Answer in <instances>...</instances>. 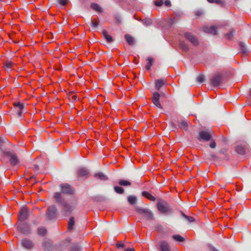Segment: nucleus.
<instances>
[{
	"mask_svg": "<svg viewBox=\"0 0 251 251\" xmlns=\"http://www.w3.org/2000/svg\"><path fill=\"white\" fill-rule=\"evenodd\" d=\"M210 3H214V0H207Z\"/></svg>",
	"mask_w": 251,
	"mask_h": 251,
	"instance_id": "nucleus-52",
	"label": "nucleus"
},
{
	"mask_svg": "<svg viewBox=\"0 0 251 251\" xmlns=\"http://www.w3.org/2000/svg\"><path fill=\"white\" fill-rule=\"evenodd\" d=\"M77 175L80 177H87L89 175V172L85 168H81L78 170Z\"/></svg>",
	"mask_w": 251,
	"mask_h": 251,
	"instance_id": "nucleus-15",
	"label": "nucleus"
},
{
	"mask_svg": "<svg viewBox=\"0 0 251 251\" xmlns=\"http://www.w3.org/2000/svg\"><path fill=\"white\" fill-rule=\"evenodd\" d=\"M91 7L96 11L101 13L102 11L101 7L97 3H92L91 4Z\"/></svg>",
	"mask_w": 251,
	"mask_h": 251,
	"instance_id": "nucleus-22",
	"label": "nucleus"
},
{
	"mask_svg": "<svg viewBox=\"0 0 251 251\" xmlns=\"http://www.w3.org/2000/svg\"><path fill=\"white\" fill-rule=\"evenodd\" d=\"M223 75L220 73L215 75L210 79L211 85L213 86H218L222 82Z\"/></svg>",
	"mask_w": 251,
	"mask_h": 251,
	"instance_id": "nucleus-5",
	"label": "nucleus"
},
{
	"mask_svg": "<svg viewBox=\"0 0 251 251\" xmlns=\"http://www.w3.org/2000/svg\"><path fill=\"white\" fill-rule=\"evenodd\" d=\"M157 207L158 211L162 214H169L172 212V209L168 203L165 201H158L157 203Z\"/></svg>",
	"mask_w": 251,
	"mask_h": 251,
	"instance_id": "nucleus-2",
	"label": "nucleus"
},
{
	"mask_svg": "<svg viewBox=\"0 0 251 251\" xmlns=\"http://www.w3.org/2000/svg\"><path fill=\"white\" fill-rule=\"evenodd\" d=\"M209 146L211 148H215L216 147V143L214 141H211L210 144H209Z\"/></svg>",
	"mask_w": 251,
	"mask_h": 251,
	"instance_id": "nucleus-47",
	"label": "nucleus"
},
{
	"mask_svg": "<svg viewBox=\"0 0 251 251\" xmlns=\"http://www.w3.org/2000/svg\"><path fill=\"white\" fill-rule=\"evenodd\" d=\"M143 23L146 25H150L151 24V20L150 19H145L143 20Z\"/></svg>",
	"mask_w": 251,
	"mask_h": 251,
	"instance_id": "nucleus-41",
	"label": "nucleus"
},
{
	"mask_svg": "<svg viewBox=\"0 0 251 251\" xmlns=\"http://www.w3.org/2000/svg\"><path fill=\"white\" fill-rule=\"evenodd\" d=\"M236 152L240 154H244L245 153L246 148L245 146L238 145L235 148Z\"/></svg>",
	"mask_w": 251,
	"mask_h": 251,
	"instance_id": "nucleus-20",
	"label": "nucleus"
},
{
	"mask_svg": "<svg viewBox=\"0 0 251 251\" xmlns=\"http://www.w3.org/2000/svg\"><path fill=\"white\" fill-rule=\"evenodd\" d=\"M127 200L129 203L133 204L136 201V197L134 196L130 195L128 196Z\"/></svg>",
	"mask_w": 251,
	"mask_h": 251,
	"instance_id": "nucleus-33",
	"label": "nucleus"
},
{
	"mask_svg": "<svg viewBox=\"0 0 251 251\" xmlns=\"http://www.w3.org/2000/svg\"><path fill=\"white\" fill-rule=\"evenodd\" d=\"M56 209L54 206L48 207L46 214L49 219H51L55 217Z\"/></svg>",
	"mask_w": 251,
	"mask_h": 251,
	"instance_id": "nucleus-10",
	"label": "nucleus"
},
{
	"mask_svg": "<svg viewBox=\"0 0 251 251\" xmlns=\"http://www.w3.org/2000/svg\"><path fill=\"white\" fill-rule=\"evenodd\" d=\"M118 184L120 185L126 186H130L131 183L130 181L124 180V179H120L118 181Z\"/></svg>",
	"mask_w": 251,
	"mask_h": 251,
	"instance_id": "nucleus-27",
	"label": "nucleus"
},
{
	"mask_svg": "<svg viewBox=\"0 0 251 251\" xmlns=\"http://www.w3.org/2000/svg\"><path fill=\"white\" fill-rule=\"evenodd\" d=\"M125 244L124 243H122V242H118L116 244V247L118 249H119V248H124L125 247Z\"/></svg>",
	"mask_w": 251,
	"mask_h": 251,
	"instance_id": "nucleus-44",
	"label": "nucleus"
},
{
	"mask_svg": "<svg viewBox=\"0 0 251 251\" xmlns=\"http://www.w3.org/2000/svg\"><path fill=\"white\" fill-rule=\"evenodd\" d=\"M212 135V132H209L206 130H202L199 132L197 138V139L200 141L207 142L211 140Z\"/></svg>",
	"mask_w": 251,
	"mask_h": 251,
	"instance_id": "nucleus-3",
	"label": "nucleus"
},
{
	"mask_svg": "<svg viewBox=\"0 0 251 251\" xmlns=\"http://www.w3.org/2000/svg\"><path fill=\"white\" fill-rule=\"evenodd\" d=\"M58 2L60 5L65 6L67 4V0H58Z\"/></svg>",
	"mask_w": 251,
	"mask_h": 251,
	"instance_id": "nucleus-46",
	"label": "nucleus"
},
{
	"mask_svg": "<svg viewBox=\"0 0 251 251\" xmlns=\"http://www.w3.org/2000/svg\"><path fill=\"white\" fill-rule=\"evenodd\" d=\"M1 155L3 157H8L9 158V162L11 165L15 166L19 163V159L17 155L11 151H2Z\"/></svg>",
	"mask_w": 251,
	"mask_h": 251,
	"instance_id": "nucleus-1",
	"label": "nucleus"
},
{
	"mask_svg": "<svg viewBox=\"0 0 251 251\" xmlns=\"http://www.w3.org/2000/svg\"><path fill=\"white\" fill-rule=\"evenodd\" d=\"M166 83V81L164 79H159L155 81V87L157 90H159L160 88Z\"/></svg>",
	"mask_w": 251,
	"mask_h": 251,
	"instance_id": "nucleus-16",
	"label": "nucleus"
},
{
	"mask_svg": "<svg viewBox=\"0 0 251 251\" xmlns=\"http://www.w3.org/2000/svg\"><path fill=\"white\" fill-rule=\"evenodd\" d=\"M172 238L176 241L182 242L184 241V238L179 234H175L172 236Z\"/></svg>",
	"mask_w": 251,
	"mask_h": 251,
	"instance_id": "nucleus-26",
	"label": "nucleus"
},
{
	"mask_svg": "<svg viewBox=\"0 0 251 251\" xmlns=\"http://www.w3.org/2000/svg\"><path fill=\"white\" fill-rule=\"evenodd\" d=\"M214 2L216 4H220L222 6L224 5V2L222 0H214Z\"/></svg>",
	"mask_w": 251,
	"mask_h": 251,
	"instance_id": "nucleus-45",
	"label": "nucleus"
},
{
	"mask_svg": "<svg viewBox=\"0 0 251 251\" xmlns=\"http://www.w3.org/2000/svg\"><path fill=\"white\" fill-rule=\"evenodd\" d=\"M61 192L65 194H73L74 190L72 187L67 183L61 184L60 185Z\"/></svg>",
	"mask_w": 251,
	"mask_h": 251,
	"instance_id": "nucleus-7",
	"label": "nucleus"
},
{
	"mask_svg": "<svg viewBox=\"0 0 251 251\" xmlns=\"http://www.w3.org/2000/svg\"><path fill=\"white\" fill-rule=\"evenodd\" d=\"M160 251H170V247L165 241H161L159 243Z\"/></svg>",
	"mask_w": 251,
	"mask_h": 251,
	"instance_id": "nucleus-13",
	"label": "nucleus"
},
{
	"mask_svg": "<svg viewBox=\"0 0 251 251\" xmlns=\"http://www.w3.org/2000/svg\"><path fill=\"white\" fill-rule=\"evenodd\" d=\"M63 206V211L64 214L66 215L68 213H70L72 211V207L68 203L64 202Z\"/></svg>",
	"mask_w": 251,
	"mask_h": 251,
	"instance_id": "nucleus-18",
	"label": "nucleus"
},
{
	"mask_svg": "<svg viewBox=\"0 0 251 251\" xmlns=\"http://www.w3.org/2000/svg\"><path fill=\"white\" fill-rule=\"evenodd\" d=\"M102 34L108 43H111L113 41L112 37L111 35H109L105 30L102 31Z\"/></svg>",
	"mask_w": 251,
	"mask_h": 251,
	"instance_id": "nucleus-24",
	"label": "nucleus"
},
{
	"mask_svg": "<svg viewBox=\"0 0 251 251\" xmlns=\"http://www.w3.org/2000/svg\"><path fill=\"white\" fill-rule=\"evenodd\" d=\"M38 234L41 236H44L47 233V230L44 227H40L38 229Z\"/></svg>",
	"mask_w": 251,
	"mask_h": 251,
	"instance_id": "nucleus-34",
	"label": "nucleus"
},
{
	"mask_svg": "<svg viewBox=\"0 0 251 251\" xmlns=\"http://www.w3.org/2000/svg\"><path fill=\"white\" fill-rule=\"evenodd\" d=\"M79 251V248L78 246H74L72 247L70 251Z\"/></svg>",
	"mask_w": 251,
	"mask_h": 251,
	"instance_id": "nucleus-48",
	"label": "nucleus"
},
{
	"mask_svg": "<svg viewBox=\"0 0 251 251\" xmlns=\"http://www.w3.org/2000/svg\"><path fill=\"white\" fill-rule=\"evenodd\" d=\"M179 46L183 51L187 52L189 50L188 45L184 41H179Z\"/></svg>",
	"mask_w": 251,
	"mask_h": 251,
	"instance_id": "nucleus-17",
	"label": "nucleus"
},
{
	"mask_svg": "<svg viewBox=\"0 0 251 251\" xmlns=\"http://www.w3.org/2000/svg\"><path fill=\"white\" fill-rule=\"evenodd\" d=\"M17 228L18 231L22 233L28 234L30 233V227L26 223H21L18 222Z\"/></svg>",
	"mask_w": 251,
	"mask_h": 251,
	"instance_id": "nucleus-4",
	"label": "nucleus"
},
{
	"mask_svg": "<svg viewBox=\"0 0 251 251\" xmlns=\"http://www.w3.org/2000/svg\"><path fill=\"white\" fill-rule=\"evenodd\" d=\"M188 126V123L185 121H182L180 123V127L182 129H186Z\"/></svg>",
	"mask_w": 251,
	"mask_h": 251,
	"instance_id": "nucleus-37",
	"label": "nucleus"
},
{
	"mask_svg": "<svg viewBox=\"0 0 251 251\" xmlns=\"http://www.w3.org/2000/svg\"><path fill=\"white\" fill-rule=\"evenodd\" d=\"M250 96H251V90H250Z\"/></svg>",
	"mask_w": 251,
	"mask_h": 251,
	"instance_id": "nucleus-54",
	"label": "nucleus"
},
{
	"mask_svg": "<svg viewBox=\"0 0 251 251\" xmlns=\"http://www.w3.org/2000/svg\"><path fill=\"white\" fill-rule=\"evenodd\" d=\"M75 221L74 217H71L68 221V229L69 231H72L73 229L74 226H75Z\"/></svg>",
	"mask_w": 251,
	"mask_h": 251,
	"instance_id": "nucleus-21",
	"label": "nucleus"
},
{
	"mask_svg": "<svg viewBox=\"0 0 251 251\" xmlns=\"http://www.w3.org/2000/svg\"><path fill=\"white\" fill-rule=\"evenodd\" d=\"M183 216L185 218L190 222H193L195 221V218L192 216H188L183 214Z\"/></svg>",
	"mask_w": 251,
	"mask_h": 251,
	"instance_id": "nucleus-42",
	"label": "nucleus"
},
{
	"mask_svg": "<svg viewBox=\"0 0 251 251\" xmlns=\"http://www.w3.org/2000/svg\"><path fill=\"white\" fill-rule=\"evenodd\" d=\"M13 64L11 61L6 62L4 64V69L7 71L13 69Z\"/></svg>",
	"mask_w": 251,
	"mask_h": 251,
	"instance_id": "nucleus-28",
	"label": "nucleus"
},
{
	"mask_svg": "<svg viewBox=\"0 0 251 251\" xmlns=\"http://www.w3.org/2000/svg\"><path fill=\"white\" fill-rule=\"evenodd\" d=\"M13 105L17 111V115L19 116H21L22 113V110L24 108V105L23 103L19 101H17L13 102Z\"/></svg>",
	"mask_w": 251,
	"mask_h": 251,
	"instance_id": "nucleus-11",
	"label": "nucleus"
},
{
	"mask_svg": "<svg viewBox=\"0 0 251 251\" xmlns=\"http://www.w3.org/2000/svg\"><path fill=\"white\" fill-rule=\"evenodd\" d=\"M54 199L56 200V201L61 203V195L59 192H56L54 193L53 196Z\"/></svg>",
	"mask_w": 251,
	"mask_h": 251,
	"instance_id": "nucleus-32",
	"label": "nucleus"
},
{
	"mask_svg": "<svg viewBox=\"0 0 251 251\" xmlns=\"http://www.w3.org/2000/svg\"><path fill=\"white\" fill-rule=\"evenodd\" d=\"M125 38L127 42V43L129 45H133L134 44V40L133 38L129 34H126L125 35Z\"/></svg>",
	"mask_w": 251,
	"mask_h": 251,
	"instance_id": "nucleus-23",
	"label": "nucleus"
},
{
	"mask_svg": "<svg viewBox=\"0 0 251 251\" xmlns=\"http://www.w3.org/2000/svg\"><path fill=\"white\" fill-rule=\"evenodd\" d=\"M160 95L158 92H154L153 93L152 97V101L153 104L157 107L162 108L161 105L159 101Z\"/></svg>",
	"mask_w": 251,
	"mask_h": 251,
	"instance_id": "nucleus-9",
	"label": "nucleus"
},
{
	"mask_svg": "<svg viewBox=\"0 0 251 251\" xmlns=\"http://www.w3.org/2000/svg\"><path fill=\"white\" fill-rule=\"evenodd\" d=\"M197 80L199 83H202L204 80V76L202 75H198L197 77Z\"/></svg>",
	"mask_w": 251,
	"mask_h": 251,
	"instance_id": "nucleus-40",
	"label": "nucleus"
},
{
	"mask_svg": "<svg viewBox=\"0 0 251 251\" xmlns=\"http://www.w3.org/2000/svg\"><path fill=\"white\" fill-rule=\"evenodd\" d=\"M148 209H144V208H139V207L136 208V212L140 214L143 215H144L145 213L146 212V211Z\"/></svg>",
	"mask_w": 251,
	"mask_h": 251,
	"instance_id": "nucleus-39",
	"label": "nucleus"
},
{
	"mask_svg": "<svg viewBox=\"0 0 251 251\" xmlns=\"http://www.w3.org/2000/svg\"><path fill=\"white\" fill-rule=\"evenodd\" d=\"M154 4L157 6H161L163 3V0H156L154 2Z\"/></svg>",
	"mask_w": 251,
	"mask_h": 251,
	"instance_id": "nucleus-43",
	"label": "nucleus"
},
{
	"mask_svg": "<svg viewBox=\"0 0 251 251\" xmlns=\"http://www.w3.org/2000/svg\"><path fill=\"white\" fill-rule=\"evenodd\" d=\"M4 143V141L1 137H0V148H1V147L2 146V145Z\"/></svg>",
	"mask_w": 251,
	"mask_h": 251,
	"instance_id": "nucleus-50",
	"label": "nucleus"
},
{
	"mask_svg": "<svg viewBox=\"0 0 251 251\" xmlns=\"http://www.w3.org/2000/svg\"><path fill=\"white\" fill-rule=\"evenodd\" d=\"M175 22L174 20L172 19H168L164 20L162 21V23L167 25V27H170Z\"/></svg>",
	"mask_w": 251,
	"mask_h": 251,
	"instance_id": "nucleus-29",
	"label": "nucleus"
},
{
	"mask_svg": "<svg viewBox=\"0 0 251 251\" xmlns=\"http://www.w3.org/2000/svg\"><path fill=\"white\" fill-rule=\"evenodd\" d=\"M144 217L148 220H152L153 219V216L152 213L147 210L143 215Z\"/></svg>",
	"mask_w": 251,
	"mask_h": 251,
	"instance_id": "nucleus-25",
	"label": "nucleus"
},
{
	"mask_svg": "<svg viewBox=\"0 0 251 251\" xmlns=\"http://www.w3.org/2000/svg\"><path fill=\"white\" fill-rule=\"evenodd\" d=\"M226 152V151H223V153L224 154H225V153Z\"/></svg>",
	"mask_w": 251,
	"mask_h": 251,
	"instance_id": "nucleus-53",
	"label": "nucleus"
},
{
	"mask_svg": "<svg viewBox=\"0 0 251 251\" xmlns=\"http://www.w3.org/2000/svg\"><path fill=\"white\" fill-rule=\"evenodd\" d=\"M164 4L166 6L169 7L171 5V2L169 0H166L164 1Z\"/></svg>",
	"mask_w": 251,
	"mask_h": 251,
	"instance_id": "nucleus-49",
	"label": "nucleus"
},
{
	"mask_svg": "<svg viewBox=\"0 0 251 251\" xmlns=\"http://www.w3.org/2000/svg\"><path fill=\"white\" fill-rule=\"evenodd\" d=\"M28 218V211L26 207L21 208L18 215L19 222H23Z\"/></svg>",
	"mask_w": 251,
	"mask_h": 251,
	"instance_id": "nucleus-8",
	"label": "nucleus"
},
{
	"mask_svg": "<svg viewBox=\"0 0 251 251\" xmlns=\"http://www.w3.org/2000/svg\"><path fill=\"white\" fill-rule=\"evenodd\" d=\"M114 191L118 194H122L124 193V189L122 187L115 186L114 187Z\"/></svg>",
	"mask_w": 251,
	"mask_h": 251,
	"instance_id": "nucleus-31",
	"label": "nucleus"
},
{
	"mask_svg": "<svg viewBox=\"0 0 251 251\" xmlns=\"http://www.w3.org/2000/svg\"><path fill=\"white\" fill-rule=\"evenodd\" d=\"M125 251H135V250L132 248H128L126 249Z\"/></svg>",
	"mask_w": 251,
	"mask_h": 251,
	"instance_id": "nucleus-51",
	"label": "nucleus"
},
{
	"mask_svg": "<svg viewBox=\"0 0 251 251\" xmlns=\"http://www.w3.org/2000/svg\"><path fill=\"white\" fill-rule=\"evenodd\" d=\"M147 64L146 66V69L147 70H150L151 69V67L152 65L153 59L151 57H148L147 59Z\"/></svg>",
	"mask_w": 251,
	"mask_h": 251,
	"instance_id": "nucleus-30",
	"label": "nucleus"
},
{
	"mask_svg": "<svg viewBox=\"0 0 251 251\" xmlns=\"http://www.w3.org/2000/svg\"><path fill=\"white\" fill-rule=\"evenodd\" d=\"M235 32V30L233 29H231L229 32L227 33L225 35V37L226 39L230 40L233 36V34Z\"/></svg>",
	"mask_w": 251,
	"mask_h": 251,
	"instance_id": "nucleus-35",
	"label": "nucleus"
},
{
	"mask_svg": "<svg viewBox=\"0 0 251 251\" xmlns=\"http://www.w3.org/2000/svg\"><path fill=\"white\" fill-rule=\"evenodd\" d=\"M142 196L146 197L151 201H155V198L153 196L151 193L147 191H143L142 193Z\"/></svg>",
	"mask_w": 251,
	"mask_h": 251,
	"instance_id": "nucleus-19",
	"label": "nucleus"
},
{
	"mask_svg": "<svg viewBox=\"0 0 251 251\" xmlns=\"http://www.w3.org/2000/svg\"><path fill=\"white\" fill-rule=\"evenodd\" d=\"M203 29L205 32L207 33H210L213 35H217V28L214 25L204 26Z\"/></svg>",
	"mask_w": 251,
	"mask_h": 251,
	"instance_id": "nucleus-12",
	"label": "nucleus"
},
{
	"mask_svg": "<svg viewBox=\"0 0 251 251\" xmlns=\"http://www.w3.org/2000/svg\"><path fill=\"white\" fill-rule=\"evenodd\" d=\"M22 245L23 247L27 249H31L33 247V244L31 240L27 239H23L22 241Z\"/></svg>",
	"mask_w": 251,
	"mask_h": 251,
	"instance_id": "nucleus-14",
	"label": "nucleus"
},
{
	"mask_svg": "<svg viewBox=\"0 0 251 251\" xmlns=\"http://www.w3.org/2000/svg\"><path fill=\"white\" fill-rule=\"evenodd\" d=\"M95 176L98 177L99 178L102 180H107L108 179L107 177L106 176H105L104 175L101 173L96 174L95 175Z\"/></svg>",
	"mask_w": 251,
	"mask_h": 251,
	"instance_id": "nucleus-38",
	"label": "nucleus"
},
{
	"mask_svg": "<svg viewBox=\"0 0 251 251\" xmlns=\"http://www.w3.org/2000/svg\"><path fill=\"white\" fill-rule=\"evenodd\" d=\"M186 39L190 42L194 46H197L199 44V41L197 38L192 33L186 32L184 34Z\"/></svg>",
	"mask_w": 251,
	"mask_h": 251,
	"instance_id": "nucleus-6",
	"label": "nucleus"
},
{
	"mask_svg": "<svg viewBox=\"0 0 251 251\" xmlns=\"http://www.w3.org/2000/svg\"><path fill=\"white\" fill-rule=\"evenodd\" d=\"M99 20L98 19L94 18L92 20L91 25L93 27H97L99 24Z\"/></svg>",
	"mask_w": 251,
	"mask_h": 251,
	"instance_id": "nucleus-36",
	"label": "nucleus"
}]
</instances>
